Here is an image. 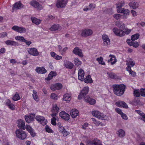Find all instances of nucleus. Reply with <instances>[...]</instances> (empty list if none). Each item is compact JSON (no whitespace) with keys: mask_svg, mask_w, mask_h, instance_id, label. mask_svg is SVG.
I'll list each match as a JSON object with an SVG mask.
<instances>
[{"mask_svg":"<svg viewBox=\"0 0 145 145\" xmlns=\"http://www.w3.org/2000/svg\"><path fill=\"white\" fill-rule=\"evenodd\" d=\"M140 35L138 33L135 34L131 36V39L132 41H134L139 38Z\"/></svg>","mask_w":145,"mask_h":145,"instance_id":"nucleus-40","label":"nucleus"},{"mask_svg":"<svg viewBox=\"0 0 145 145\" xmlns=\"http://www.w3.org/2000/svg\"><path fill=\"white\" fill-rule=\"evenodd\" d=\"M7 33L6 32H3L0 33V38H4L6 36H7Z\"/></svg>","mask_w":145,"mask_h":145,"instance_id":"nucleus-55","label":"nucleus"},{"mask_svg":"<svg viewBox=\"0 0 145 145\" xmlns=\"http://www.w3.org/2000/svg\"><path fill=\"white\" fill-rule=\"evenodd\" d=\"M130 40L129 39L127 40V42L129 45L130 46H133L135 48H137L139 44L137 42H133V41L130 42Z\"/></svg>","mask_w":145,"mask_h":145,"instance_id":"nucleus-34","label":"nucleus"},{"mask_svg":"<svg viewBox=\"0 0 145 145\" xmlns=\"http://www.w3.org/2000/svg\"><path fill=\"white\" fill-rule=\"evenodd\" d=\"M121 115L123 119L125 120H127L128 119V117L125 114L122 113Z\"/></svg>","mask_w":145,"mask_h":145,"instance_id":"nucleus-61","label":"nucleus"},{"mask_svg":"<svg viewBox=\"0 0 145 145\" xmlns=\"http://www.w3.org/2000/svg\"><path fill=\"white\" fill-rule=\"evenodd\" d=\"M30 4L33 7L39 10H40L42 8V7L41 5L37 1L33 0L31 1Z\"/></svg>","mask_w":145,"mask_h":145,"instance_id":"nucleus-12","label":"nucleus"},{"mask_svg":"<svg viewBox=\"0 0 145 145\" xmlns=\"http://www.w3.org/2000/svg\"><path fill=\"white\" fill-rule=\"evenodd\" d=\"M83 81L86 83H91L93 82V80L91 77V76L90 75H88L85 78H84V80Z\"/></svg>","mask_w":145,"mask_h":145,"instance_id":"nucleus-36","label":"nucleus"},{"mask_svg":"<svg viewBox=\"0 0 145 145\" xmlns=\"http://www.w3.org/2000/svg\"><path fill=\"white\" fill-rule=\"evenodd\" d=\"M5 43L8 46H17L18 45V42L10 40H7L5 42Z\"/></svg>","mask_w":145,"mask_h":145,"instance_id":"nucleus-28","label":"nucleus"},{"mask_svg":"<svg viewBox=\"0 0 145 145\" xmlns=\"http://www.w3.org/2000/svg\"><path fill=\"white\" fill-rule=\"evenodd\" d=\"M12 9L17 10L18 9H20L23 7L21 3L20 2H18L16 3L13 6Z\"/></svg>","mask_w":145,"mask_h":145,"instance_id":"nucleus-31","label":"nucleus"},{"mask_svg":"<svg viewBox=\"0 0 145 145\" xmlns=\"http://www.w3.org/2000/svg\"><path fill=\"white\" fill-rule=\"evenodd\" d=\"M35 117V114L26 115L24 117L26 121L28 123H30L33 121Z\"/></svg>","mask_w":145,"mask_h":145,"instance_id":"nucleus-14","label":"nucleus"},{"mask_svg":"<svg viewBox=\"0 0 145 145\" xmlns=\"http://www.w3.org/2000/svg\"><path fill=\"white\" fill-rule=\"evenodd\" d=\"M46 130L47 132L51 133L53 132V131L48 125H46L45 127Z\"/></svg>","mask_w":145,"mask_h":145,"instance_id":"nucleus-53","label":"nucleus"},{"mask_svg":"<svg viewBox=\"0 0 145 145\" xmlns=\"http://www.w3.org/2000/svg\"><path fill=\"white\" fill-rule=\"evenodd\" d=\"M96 5L95 4H93L92 3H90L88 5V8L89 10L94 9Z\"/></svg>","mask_w":145,"mask_h":145,"instance_id":"nucleus-48","label":"nucleus"},{"mask_svg":"<svg viewBox=\"0 0 145 145\" xmlns=\"http://www.w3.org/2000/svg\"><path fill=\"white\" fill-rule=\"evenodd\" d=\"M97 60L98 61L99 64L102 65H105V63L103 61V58L101 57L99 58H97Z\"/></svg>","mask_w":145,"mask_h":145,"instance_id":"nucleus-46","label":"nucleus"},{"mask_svg":"<svg viewBox=\"0 0 145 145\" xmlns=\"http://www.w3.org/2000/svg\"><path fill=\"white\" fill-rule=\"evenodd\" d=\"M84 100L85 101L89 103L91 105H94L96 103V101L94 99L90 98L88 96H87L84 97Z\"/></svg>","mask_w":145,"mask_h":145,"instance_id":"nucleus-26","label":"nucleus"},{"mask_svg":"<svg viewBox=\"0 0 145 145\" xmlns=\"http://www.w3.org/2000/svg\"><path fill=\"white\" fill-rule=\"evenodd\" d=\"M27 52L29 54L34 56H37L39 54L37 49L35 48H29Z\"/></svg>","mask_w":145,"mask_h":145,"instance_id":"nucleus-13","label":"nucleus"},{"mask_svg":"<svg viewBox=\"0 0 145 145\" xmlns=\"http://www.w3.org/2000/svg\"><path fill=\"white\" fill-rule=\"evenodd\" d=\"M67 2V0H57L56 5L57 8H64L66 5Z\"/></svg>","mask_w":145,"mask_h":145,"instance_id":"nucleus-9","label":"nucleus"},{"mask_svg":"<svg viewBox=\"0 0 145 145\" xmlns=\"http://www.w3.org/2000/svg\"><path fill=\"white\" fill-rule=\"evenodd\" d=\"M89 91V88L88 86L84 87L81 91L79 94L78 98L79 99H81L83 97H85V96L88 94Z\"/></svg>","mask_w":145,"mask_h":145,"instance_id":"nucleus-5","label":"nucleus"},{"mask_svg":"<svg viewBox=\"0 0 145 145\" xmlns=\"http://www.w3.org/2000/svg\"><path fill=\"white\" fill-rule=\"evenodd\" d=\"M8 106L9 108L12 110H15V106L12 103Z\"/></svg>","mask_w":145,"mask_h":145,"instance_id":"nucleus-57","label":"nucleus"},{"mask_svg":"<svg viewBox=\"0 0 145 145\" xmlns=\"http://www.w3.org/2000/svg\"><path fill=\"white\" fill-rule=\"evenodd\" d=\"M61 27L58 24H55L52 25L50 29L51 31H56L58 30H61Z\"/></svg>","mask_w":145,"mask_h":145,"instance_id":"nucleus-27","label":"nucleus"},{"mask_svg":"<svg viewBox=\"0 0 145 145\" xmlns=\"http://www.w3.org/2000/svg\"><path fill=\"white\" fill-rule=\"evenodd\" d=\"M59 110V108L57 106L56 104H55L53 105L52 108L51 110V112L52 113L50 114L51 116H56Z\"/></svg>","mask_w":145,"mask_h":145,"instance_id":"nucleus-10","label":"nucleus"},{"mask_svg":"<svg viewBox=\"0 0 145 145\" xmlns=\"http://www.w3.org/2000/svg\"><path fill=\"white\" fill-rule=\"evenodd\" d=\"M86 143L87 145H102L101 142L97 138H95L93 140H87Z\"/></svg>","mask_w":145,"mask_h":145,"instance_id":"nucleus-6","label":"nucleus"},{"mask_svg":"<svg viewBox=\"0 0 145 145\" xmlns=\"http://www.w3.org/2000/svg\"><path fill=\"white\" fill-rule=\"evenodd\" d=\"M56 116H54V117H52V118L51 120V122L52 124L54 125H55L56 124V120H57V119H58V118L56 117Z\"/></svg>","mask_w":145,"mask_h":145,"instance_id":"nucleus-43","label":"nucleus"},{"mask_svg":"<svg viewBox=\"0 0 145 145\" xmlns=\"http://www.w3.org/2000/svg\"><path fill=\"white\" fill-rule=\"evenodd\" d=\"M12 99L14 101H17L20 99V97L19 95L16 93L13 97H12Z\"/></svg>","mask_w":145,"mask_h":145,"instance_id":"nucleus-41","label":"nucleus"},{"mask_svg":"<svg viewBox=\"0 0 145 145\" xmlns=\"http://www.w3.org/2000/svg\"><path fill=\"white\" fill-rule=\"evenodd\" d=\"M93 33V31L90 29H85L81 30L80 35L83 37H87L91 36Z\"/></svg>","mask_w":145,"mask_h":145,"instance_id":"nucleus-4","label":"nucleus"},{"mask_svg":"<svg viewBox=\"0 0 145 145\" xmlns=\"http://www.w3.org/2000/svg\"><path fill=\"white\" fill-rule=\"evenodd\" d=\"M140 94L142 96H145V88H142L140 89Z\"/></svg>","mask_w":145,"mask_h":145,"instance_id":"nucleus-54","label":"nucleus"},{"mask_svg":"<svg viewBox=\"0 0 145 145\" xmlns=\"http://www.w3.org/2000/svg\"><path fill=\"white\" fill-rule=\"evenodd\" d=\"M64 65L66 68L70 69H72L73 66V64L72 63L67 61L64 62Z\"/></svg>","mask_w":145,"mask_h":145,"instance_id":"nucleus-32","label":"nucleus"},{"mask_svg":"<svg viewBox=\"0 0 145 145\" xmlns=\"http://www.w3.org/2000/svg\"><path fill=\"white\" fill-rule=\"evenodd\" d=\"M117 12L118 13H123L124 14L129 15V11L128 9H125L124 8L121 9H117Z\"/></svg>","mask_w":145,"mask_h":145,"instance_id":"nucleus-30","label":"nucleus"},{"mask_svg":"<svg viewBox=\"0 0 145 145\" xmlns=\"http://www.w3.org/2000/svg\"><path fill=\"white\" fill-rule=\"evenodd\" d=\"M35 119L39 123L42 125H45L47 123V120L42 116L37 115L35 117Z\"/></svg>","mask_w":145,"mask_h":145,"instance_id":"nucleus-7","label":"nucleus"},{"mask_svg":"<svg viewBox=\"0 0 145 145\" xmlns=\"http://www.w3.org/2000/svg\"><path fill=\"white\" fill-rule=\"evenodd\" d=\"M134 95L136 97H139L140 96V94L138 91L137 90H135L134 91Z\"/></svg>","mask_w":145,"mask_h":145,"instance_id":"nucleus-52","label":"nucleus"},{"mask_svg":"<svg viewBox=\"0 0 145 145\" xmlns=\"http://www.w3.org/2000/svg\"><path fill=\"white\" fill-rule=\"evenodd\" d=\"M62 88V85L60 83L53 84L50 87V89L52 90L60 89H61Z\"/></svg>","mask_w":145,"mask_h":145,"instance_id":"nucleus-17","label":"nucleus"},{"mask_svg":"<svg viewBox=\"0 0 145 145\" xmlns=\"http://www.w3.org/2000/svg\"><path fill=\"white\" fill-rule=\"evenodd\" d=\"M78 79L82 81H83L84 77V72L82 69H80L79 70L78 72Z\"/></svg>","mask_w":145,"mask_h":145,"instance_id":"nucleus-20","label":"nucleus"},{"mask_svg":"<svg viewBox=\"0 0 145 145\" xmlns=\"http://www.w3.org/2000/svg\"><path fill=\"white\" fill-rule=\"evenodd\" d=\"M131 29H129L128 28H126L125 29L124 31H123L125 32V34H126L127 35L129 34L131 32Z\"/></svg>","mask_w":145,"mask_h":145,"instance_id":"nucleus-58","label":"nucleus"},{"mask_svg":"<svg viewBox=\"0 0 145 145\" xmlns=\"http://www.w3.org/2000/svg\"><path fill=\"white\" fill-rule=\"evenodd\" d=\"M91 114L93 116L98 119L107 121L109 120V118L107 116L98 111H93L91 112Z\"/></svg>","mask_w":145,"mask_h":145,"instance_id":"nucleus-2","label":"nucleus"},{"mask_svg":"<svg viewBox=\"0 0 145 145\" xmlns=\"http://www.w3.org/2000/svg\"><path fill=\"white\" fill-rule=\"evenodd\" d=\"M15 38L16 40L22 42H24L25 39L24 37L20 36H17Z\"/></svg>","mask_w":145,"mask_h":145,"instance_id":"nucleus-42","label":"nucleus"},{"mask_svg":"<svg viewBox=\"0 0 145 145\" xmlns=\"http://www.w3.org/2000/svg\"><path fill=\"white\" fill-rule=\"evenodd\" d=\"M59 115L60 117L65 120L68 121L70 119L69 114L64 111H62L60 112Z\"/></svg>","mask_w":145,"mask_h":145,"instance_id":"nucleus-18","label":"nucleus"},{"mask_svg":"<svg viewBox=\"0 0 145 145\" xmlns=\"http://www.w3.org/2000/svg\"><path fill=\"white\" fill-rule=\"evenodd\" d=\"M52 73V72H50V74L48 75V77L45 78L46 80H50L52 78L53 76L51 75Z\"/></svg>","mask_w":145,"mask_h":145,"instance_id":"nucleus-60","label":"nucleus"},{"mask_svg":"<svg viewBox=\"0 0 145 145\" xmlns=\"http://www.w3.org/2000/svg\"><path fill=\"white\" fill-rule=\"evenodd\" d=\"M116 134L119 137L122 138L125 136V132L123 129H120L117 131Z\"/></svg>","mask_w":145,"mask_h":145,"instance_id":"nucleus-35","label":"nucleus"},{"mask_svg":"<svg viewBox=\"0 0 145 145\" xmlns=\"http://www.w3.org/2000/svg\"><path fill=\"white\" fill-rule=\"evenodd\" d=\"M125 4L124 1H122L121 2L119 3L116 5V7L118 9H121L120 8H121Z\"/></svg>","mask_w":145,"mask_h":145,"instance_id":"nucleus-44","label":"nucleus"},{"mask_svg":"<svg viewBox=\"0 0 145 145\" xmlns=\"http://www.w3.org/2000/svg\"><path fill=\"white\" fill-rule=\"evenodd\" d=\"M135 64V63L133 61H129L128 62V63H127V65H128L129 66L131 67L134 66Z\"/></svg>","mask_w":145,"mask_h":145,"instance_id":"nucleus-49","label":"nucleus"},{"mask_svg":"<svg viewBox=\"0 0 145 145\" xmlns=\"http://www.w3.org/2000/svg\"><path fill=\"white\" fill-rule=\"evenodd\" d=\"M12 29L16 32L20 33H24L26 32L25 28L22 27H19L17 25L14 26L12 27Z\"/></svg>","mask_w":145,"mask_h":145,"instance_id":"nucleus-11","label":"nucleus"},{"mask_svg":"<svg viewBox=\"0 0 145 145\" xmlns=\"http://www.w3.org/2000/svg\"><path fill=\"white\" fill-rule=\"evenodd\" d=\"M121 15L118 14H115L113 15L114 18L117 20L121 18Z\"/></svg>","mask_w":145,"mask_h":145,"instance_id":"nucleus-51","label":"nucleus"},{"mask_svg":"<svg viewBox=\"0 0 145 145\" xmlns=\"http://www.w3.org/2000/svg\"><path fill=\"white\" fill-rule=\"evenodd\" d=\"M102 38L103 41V45L108 47L110 44V40L108 37L106 35L104 34L102 35Z\"/></svg>","mask_w":145,"mask_h":145,"instance_id":"nucleus-8","label":"nucleus"},{"mask_svg":"<svg viewBox=\"0 0 145 145\" xmlns=\"http://www.w3.org/2000/svg\"><path fill=\"white\" fill-rule=\"evenodd\" d=\"M78 110L73 109L71 111L70 114L72 117L74 118L78 115Z\"/></svg>","mask_w":145,"mask_h":145,"instance_id":"nucleus-29","label":"nucleus"},{"mask_svg":"<svg viewBox=\"0 0 145 145\" xmlns=\"http://www.w3.org/2000/svg\"><path fill=\"white\" fill-rule=\"evenodd\" d=\"M33 92L32 96L34 99L37 101H39V99L37 94V92L35 90H33Z\"/></svg>","mask_w":145,"mask_h":145,"instance_id":"nucleus-38","label":"nucleus"},{"mask_svg":"<svg viewBox=\"0 0 145 145\" xmlns=\"http://www.w3.org/2000/svg\"><path fill=\"white\" fill-rule=\"evenodd\" d=\"M117 26L121 29H123L125 27V25L122 22H119V23L116 24Z\"/></svg>","mask_w":145,"mask_h":145,"instance_id":"nucleus-47","label":"nucleus"},{"mask_svg":"<svg viewBox=\"0 0 145 145\" xmlns=\"http://www.w3.org/2000/svg\"><path fill=\"white\" fill-rule=\"evenodd\" d=\"M31 19L33 23L36 25H39L41 23V21L40 20L34 17H31Z\"/></svg>","mask_w":145,"mask_h":145,"instance_id":"nucleus-37","label":"nucleus"},{"mask_svg":"<svg viewBox=\"0 0 145 145\" xmlns=\"http://www.w3.org/2000/svg\"><path fill=\"white\" fill-rule=\"evenodd\" d=\"M113 31L118 36H122L125 35V32L117 28H114L113 29Z\"/></svg>","mask_w":145,"mask_h":145,"instance_id":"nucleus-15","label":"nucleus"},{"mask_svg":"<svg viewBox=\"0 0 145 145\" xmlns=\"http://www.w3.org/2000/svg\"><path fill=\"white\" fill-rule=\"evenodd\" d=\"M17 122L18 126L19 128L24 130L25 129V122L24 121L21 120H18Z\"/></svg>","mask_w":145,"mask_h":145,"instance_id":"nucleus-22","label":"nucleus"},{"mask_svg":"<svg viewBox=\"0 0 145 145\" xmlns=\"http://www.w3.org/2000/svg\"><path fill=\"white\" fill-rule=\"evenodd\" d=\"M108 57L110 59L108 60V63L110 62L112 65L115 64L117 61V60L115 56L114 55L110 54L109 55Z\"/></svg>","mask_w":145,"mask_h":145,"instance_id":"nucleus-21","label":"nucleus"},{"mask_svg":"<svg viewBox=\"0 0 145 145\" xmlns=\"http://www.w3.org/2000/svg\"><path fill=\"white\" fill-rule=\"evenodd\" d=\"M74 63L75 65L78 66L81 64V62L78 58H75L74 60Z\"/></svg>","mask_w":145,"mask_h":145,"instance_id":"nucleus-45","label":"nucleus"},{"mask_svg":"<svg viewBox=\"0 0 145 145\" xmlns=\"http://www.w3.org/2000/svg\"><path fill=\"white\" fill-rule=\"evenodd\" d=\"M129 6L131 8L135 9L138 8L139 6L138 2L133 1L130 2L129 4Z\"/></svg>","mask_w":145,"mask_h":145,"instance_id":"nucleus-23","label":"nucleus"},{"mask_svg":"<svg viewBox=\"0 0 145 145\" xmlns=\"http://www.w3.org/2000/svg\"><path fill=\"white\" fill-rule=\"evenodd\" d=\"M36 72L39 74H43L46 72V70L44 67H37L35 69Z\"/></svg>","mask_w":145,"mask_h":145,"instance_id":"nucleus-19","label":"nucleus"},{"mask_svg":"<svg viewBox=\"0 0 145 145\" xmlns=\"http://www.w3.org/2000/svg\"><path fill=\"white\" fill-rule=\"evenodd\" d=\"M72 52L74 54L78 55L81 57H83L82 50L81 49H79L78 47H76L74 48Z\"/></svg>","mask_w":145,"mask_h":145,"instance_id":"nucleus-16","label":"nucleus"},{"mask_svg":"<svg viewBox=\"0 0 145 145\" xmlns=\"http://www.w3.org/2000/svg\"><path fill=\"white\" fill-rule=\"evenodd\" d=\"M107 74L109 77L113 79H117L119 78L117 75L114 73L112 72H108Z\"/></svg>","mask_w":145,"mask_h":145,"instance_id":"nucleus-33","label":"nucleus"},{"mask_svg":"<svg viewBox=\"0 0 145 145\" xmlns=\"http://www.w3.org/2000/svg\"><path fill=\"white\" fill-rule=\"evenodd\" d=\"M135 111L141 116L140 117H142L143 115L145 114L142 111L140 110H135Z\"/></svg>","mask_w":145,"mask_h":145,"instance_id":"nucleus-56","label":"nucleus"},{"mask_svg":"<svg viewBox=\"0 0 145 145\" xmlns=\"http://www.w3.org/2000/svg\"><path fill=\"white\" fill-rule=\"evenodd\" d=\"M115 110L117 113L120 115L123 113L121 110L118 108H116L115 109Z\"/></svg>","mask_w":145,"mask_h":145,"instance_id":"nucleus-63","label":"nucleus"},{"mask_svg":"<svg viewBox=\"0 0 145 145\" xmlns=\"http://www.w3.org/2000/svg\"><path fill=\"white\" fill-rule=\"evenodd\" d=\"M51 97L53 99L57 100L58 98V96L54 93H52L51 95Z\"/></svg>","mask_w":145,"mask_h":145,"instance_id":"nucleus-50","label":"nucleus"},{"mask_svg":"<svg viewBox=\"0 0 145 145\" xmlns=\"http://www.w3.org/2000/svg\"><path fill=\"white\" fill-rule=\"evenodd\" d=\"M71 99V94L66 93L63 95V99L68 103L69 102Z\"/></svg>","mask_w":145,"mask_h":145,"instance_id":"nucleus-24","label":"nucleus"},{"mask_svg":"<svg viewBox=\"0 0 145 145\" xmlns=\"http://www.w3.org/2000/svg\"><path fill=\"white\" fill-rule=\"evenodd\" d=\"M62 133L64 136L66 137L69 134V132L65 129Z\"/></svg>","mask_w":145,"mask_h":145,"instance_id":"nucleus-59","label":"nucleus"},{"mask_svg":"<svg viewBox=\"0 0 145 145\" xmlns=\"http://www.w3.org/2000/svg\"><path fill=\"white\" fill-rule=\"evenodd\" d=\"M116 105L119 107H123L126 108H128V106L127 104L125 102L121 101H119L116 102Z\"/></svg>","mask_w":145,"mask_h":145,"instance_id":"nucleus-25","label":"nucleus"},{"mask_svg":"<svg viewBox=\"0 0 145 145\" xmlns=\"http://www.w3.org/2000/svg\"><path fill=\"white\" fill-rule=\"evenodd\" d=\"M125 87V86L122 84H114L112 86L114 94L118 96H121L123 94Z\"/></svg>","mask_w":145,"mask_h":145,"instance_id":"nucleus-1","label":"nucleus"},{"mask_svg":"<svg viewBox=\"0 0 145 145\" xmlns=\"http://www.w3.org/2000/svg\"><path fill=\"white\" fill-rule=\"evenodd\" d=\"M91 119L93 121V123L97 126H98L100 125L101 126L104 125L103 124H102L99 121L96 120V119L94 118H91Z\"/></svg>","mask_w":145,"mask_h":145,"instance_id":"nucleus-39","label":"nucleus"},{"mask_svg":"<svg viewBox=\"0 0 145 145\" xmlns=\"http://www.w3.org/2000/svg\"><path fill=\"white\" fill-rule=\"evenodd\" d=\"M129 72L130 74H131V75L133 77H135L136 75V73L133 71L131 70V71H130V72Z\"/></svg>","mask_w":145,"mask_h":145,"instance_id":"nucleus-64","label":"nucleus"},{"mask_svg":"<svg viewBox=\"0 0 145 145\" xmlns=\"http://www.w3.org/2000/svg\"><path fill=\"white\" fill-rule=\"evenodd\" d=\"M68 49V48L67 47H65L63 48L62 49V50L61 51V54L62 55H64L66 51Z\"/></svg>","mask_w":145,"mask_h":145,"instance_id":"nucleus-62","label":"nucleus"},{"mask_svg":"<svg viewBox=\"0 0 145 145\" xmlns=\"http://www.w3.org/2000/svg\"><path fill=\"white\" fill-rule=\"evenodd\" d=\"M15 133L16 137L21 140H24L27 137L26 133L24 131L20 129L16 130Z\"/></svg>","mask_w":145,"mask_h":145,"instance_id":"nucleus-3","label":"nucleus"}]
</instances>
